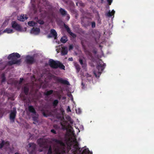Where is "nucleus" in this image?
Segmentation results:
<instances>
[{"instance_id": "f257e3e1", "label": "nucleus", "mask_w": 154, "mask_h": 154, "mask_svg": "<svg viewBox=\"0 0 154 154\" xmlns=\"http://www.w3.org/2000/svg\"><path fill=\"white\" fill-rule=\"evenodd\" d=\"M60 140L53 138L52 141L61 147L62 152L67 154H70L69 152L71 150V154H92L88 148L80 149L77 141L75 144L73 145V141L69 137L65 136L63 137H60Z\"/></svg>"}, {"instance_id": "f03ea898", "label": "nucleus", "mask_w": 154, "mask_h": 154, "mask_svg": "<svg viewBox=\"0 0 154 154\" xmlns=\"http://www.w3.org/2000/svg\"><path fill=\"white\" fill-rule=\"evenodd\" d=\"M20 57V55L17 53H14L10 54V66L13 64H16L20 65L21 62V59L17 60V58Z\"/></svg>"}, {"instance_id": "7ed1b4c3", "label": "nucleus", "mask_w": 154, "mask_h": 154, "mask_svg": "<svg viewBox=\"0 0 154 154\" xmlns=\"http://www.w3.org/2000/svg\"><path fill=\"white\" fill-rule=\"evenodd\" d=\"M48 63L50 66L52 68L57 69L59 68L62 69H65V66L59 61H55L53 59H50L49 60Z\"/></svg>"}, {"instance_id": "20e7f679", "label": "nucleus", "mask_w": 154, "mask_h": 154, "mask_svg": "<svg viewBox=\"0 0 154 154\" xmlns=\"http://www.w3.org/2000/svg\"><path fill=\"white\" fill-rule=\"evenodd\" d=\"M106 66L105 63H103L102 64L100 63L97 66V68L98 69V75L97 76V74L95 71H94V73L96 77H99L101 73L104 70L105 67Z\"/></svg>"}, {"instance_id": "39448f33", "label": "nucleus", "mask_w": 154, "mask_h": 154, "mask_svg": "<svg viewBox=\"0 0 154 154\" xmlns=\"http://www.w3.org/2000/svg\"><path fill=\"white\" fill-rule=\"evenodd\" d=\"M25 61L27 64L31 65L35 63L36 60L34 56L28 55L25 57Z\"/></svg>"}, {"instance_id": "423d86ee", "label": "nucleus", "mask_w": 154, "mask_h": 154, "mask_svg": "<svg viewBox=\"0 0 154 154\" xmlns=\"http://www.w3.org/2000/svg\"><path fill=\"white\" fill-rule=\"evenodd\" d=\"M29 148L27 149L29 154H35V153L36 145L34 143H29L28 145Z\"/></svg>"}, {"instance_id": "0eeeda50", "label": "nucleus", "mask_w": 154, "mask_h": 154, "mask_svg": "<svg viewBox=\"0 0 154 154\" xmlns=\"http://www.w3.org/2000/svg\"><path fill=\"white\" fill-rule=\"evenodd\" d=\"M38 142L40 147L45 148H48L49 145L45 140L40 139L38 140Z\"/></svg>"}, {"instance_id": "6e6552de", "label": "nucleus", "mask_w": 154, "mask_h": 154, "mask_svg": "<svg viewBox=\"0 0 154 154\" xmlns=\"http://www.w3.org/2000/svg\"><path fill=\"white\" fill-rule=\"evenodd\" d=\"M54 80L58 83H60L64 85H69V82L68 81L66 80H63L62 78L57 76L55 78Z\"/></svg>"}, {"instance_id": "1a4fd4ad", "label": "nucleus", "mask_w": 154, "mask_h": 154, "mask_svg": "<svg viewBox=\"0 0 154 154\" xmlns=\"http://www.w3.org/2000/svg\"><path fill=\"white\" fill-rule=\"evenodd\" d=\"M16 113L17 111L16 108H14L12 110H10V120H12L13 122H14Z\"/></svg>"}, {"instance_id": "9d476101", "label": "nucleus", "mask_w": 154, "mask_h": 154, "mask_svg": "<svg viewBox=\"0 0 154 154\" xmlns=\"http://www.w3.org/2000/svg\"><path fill=\"white\" fill-rule=\"evenodd\" d=\"M64 28L66 29V30L67 32L73 38H75L76 37V35L75 34L73 33L71 31L70 29L69 26L66 25L65 23L63 24Z\"/></svg>"}, {"instance_id": "9b49d317", "label": "nucleus", "mask_w": 154, "mask_h": 154, "mask_svg": "<svg viewBox=\"0 0 154 154\" xmlns=\"http://www.w3.org/2000/svg\"><path fill=\"white\" fill-rule=\"evenodd\" d=\"M48 37L49 38L53 37L55 39H57V33L56 30L53 29H51L50 31V34L48 35Z\"/></svg>"}, {"instance_id": "f8f14e48", "label": "nucleus", "mask_w": 154, "mask_h": 154, "mask_svg": "<svg viewBox=\"0 0 154 154\" xmlns=\"http://www.w3.org/2000/svg\"><path fill=\"white\" fill-rule=\"evenodd\" d=\"M12 27L17 31L21 30V27L15 21H13L11 23Z\"/></svg>"}, {"instance_id": "ddd939ff", "label": "nucleus", "mask_w": 154, "mask_h": 154, "mask_svg": "<svg viewBox=\"0 0 154 154\" xmlns=\"http://www.w3.org/2000/svg\"><path fill=\"white\" fill-rule=\"evenodd\" d=\"M9 143L8 142H5L3 141L1 142H0V149L2 148L3 146L6 147L9 145Z\"/></svg>"}, {"instance_id": "4468645a", "label": "nucleus", "mask_w": 154, "mask_h": 154, "mask_svg": "<svg viewBox=\"0 0 154 154\" xmlns=\"http://www.w3.org/2000/svg\"><path fill=\"white\" fill-rule=\"evenodd\" d=\"M28 17H26V15H25L24 14H23L18 17L17 19L21 21H24Z\"/></svg>"}, {"instance_id": "2eb2a0df", "label": "nucleus", "mask_w": 154, "mask_h": 154, "mask_svg": "<svg viewBox=\"0 0 154 154\" xmlns=\"http://www.w3.org/2000/svg\"><path fill=\"white\" fill-rule=\"evenodd\" d=\"M40 29L38 27H33L31 30V32L38 34L40 32Z\"/></svg>"}, {"instance_id": "dca6fc26", "label": "nucleus", "mask_w": 154, "mask_h": 154, "mask_svg": "<svg viewBox=\"0 0 154 154\" xmlns=\"http://www.w3.org/2000/svg\"><path fill=\"white\" fill-rule=\"evenodd\" d=\"M59 12L63 16H65L67 14V12L64 9L61 8L59 10Z\"/></svg>"}, {"instance_id": "f3484780", "label": "nucleus", "mask_w": 154, "mask_h": 154, "mask_svg": "<svg viewBox=\"0 0 154 154\" xmlns=\"http://www.w3.org/2000/svg\"><path fill=\"white\" fill-rule=\"evenodd\" d=\"M28 109L29 112H30L34 114H35L36 113V112L34 108L32 106H29Z\"/></svg>"}, {"instance_id": "a211bd4d", "label": "nucleus", "mask_w": 154, "mask_h": 154, "mask_svg": "<svg viewBox=\"0 0 154 154\" xmlns=\"http://www.w3.org/2000/svg\"><path fill=\"white\" fill-rule=\"evenodd\" d=\"M115 12V11L113 10H112L111 12L109 11L106 14V15L108 17H110L112 15H114Z\"/></svg>"}, {"instance_id": "6ab92c4d", "label": "nucleus", "mask_w": 154, "mask_h": 154, "mask_svg": "<svg viewBox=\"0 0 154 154\" xmlns=\"http://www.w3.org/2000/svg\"><path fill=\"white\" fill-rule=\"evenodd\" d=\"M23 89L25 94L26 95H27L29 91V88L28 87L26 86H25L24 87Z\"/></svg>"}, {"instance_id": "aec40b11", "label": "nucleus", "mask_w": 154, "mask_h": 154, "mask_svg": "<svg viewBox=\"0 0 154 154\" xmlns=\"http://www.w3.org/2000/svg\"><path fill=\"white\" fill-rule=\"evenodd\" d=\"M68 52L67 48H63L61 51V54L62 55H64L66 54Z\"/></svg>"}, {"instance_id": "412c9836", "label": "nucleus", "mask_w": 154, "mask_h": 154, "mask_svg": "<svg viewBox=\"0 0 154 154\" xmlns=\"http://www.w3.org/2000/svg\"><path fill=\"white\" fill-rule=\"evenodd\" d=\"M28 25L30 26H35L37 24V23L35 22L34 21H29L28 23Z\"/></svg>"}, {"instance_id": "4be33fe9", "label": "nucleus", "mask_w": 154, "mask_h": 154, "mask_svg": "<svg viewBox=\"0 0 154 154\" xmlns=\"http://www.w3.org/2000/svg\"><path fill=\"white\" fill-rule=\"evenodd\" d=\"M53 92V90H50L45 92L44 94L45 96H48L52 94Z\"/></svg>"}, {"instance_id": "5701e85b", "label": "nucleus", "mask_w": 154, "mask_h": 154, "mask_svg": "<svg viewBox=\"0 0 154 154\" xmlns=\"http://www.w3.org/2000/svg\"><path fill=\"white\" fill-rule=\"evenodd\" d=\"M60 41L62 43H64L67 41V38L66 36H63L60 39Z\"/></svg>"}, {"instance_id": "b1692460", "label": "nucleus", "mask_w": 154, "mask_h": 154, "mask_svg": "<svg viewBox=\"0 0 154 154\" xmlns=\"http://www.w3.org/2000/svg\"><path fill=\"white\" fill-rule=\"evenodd\" d=\"M79 62L80 63L82 66L83 68H85L86 66V64L85 63H84L82 59H79Z\"/></svg>"}, {"instance_id": "393cba45", "label": "nucleus", "mask_w": 154, "mask_h": 154, "mask_svg": "<svg viewBox=\"0 0 154 154\" xmlns=\"http://www.w3.org/2000/svg\"><path fill=\"white\" fill-rule=\"evenodd\" d=\"M58 103V100H55L53 102V105L55 107L57 106Z\"/></svg>"}, {"instance_id": "a878e982", "label": "nucleus", "mask_w": 154, "mask_h": 154, "mask_svg": "<svg viewBox=\"0 0 154 154\" xmlns=\"http://www.w3.org/2000/svg\"><path fill=\"white\" fill-rule=\"evenodd\" d=\"M49 149L48 150L47 154H52V147L51 146H49Z\"/></svg>"}, {"instance_id": "bb28decb", "label": "nucleus", "mask_w": 154, "mask_h": 154, "mask_svg": "<svg viewBox=\"0 0 154 154\" xmlns=\"http://www.w3.org/2000/svg\"><path fill=\"white\" fill-rule=\"evenodd\" d=\"M76 69L77 70V72L78 73L80 70L81 68L79 65L77 64L75 66Z\"/></svg>"}, {"instance_id": "cd10ccee", "label": "nucleus", "mask_w": 154, "mask_h": 154, "mask_svg": "<svg viewBox=\"0 0 154 154\" xmlns=\"http://www.w3.org/2000/svg\"><path fill=\"white\" fill-rule=\"evenodd\" d=\"M37 22L41 25L43 24L44 23V21L43 20H38Z\"/></svg>"}, {"instance_id": "c85d7f7f", "label": "nucleus", "mask_w": 154, "mask_h": 154, "mask_svg": "<svg viewBox=\"0 0 154 154\" xmlns=\"http://www.w3.org/2000/svg\"><path fill=\"white\" fill-rule=\"evenodd\" d=\"M91 27L92 28H94L96 27V23L94 21L91 22Z\"/></svg>"}, {"instance_id": "c756f323", "label": "nucleus", "mask_w": 154, "mask_h": 154, "mask_svg": "<svg viewBox=\"0 0 154 154\" xmlns=\"http://www.w3.org/2000/svg\"><path fill=\"white\" fill-rule=\"evenodd\" d=\"M32 6L33 8V10L34 11V13L35 14L37 12V9L35 7V6L32 5Z\"/></svg>"}, {"instance_id": "7c9ffc66", "label": "nucleus", "mask_w": 154, "mask_h": 154, "mask_svg": "<svg viewBox=\"0 0 154 154\" xmlns=\"http://www.w3.org/2000/svg\"><path fill=\"white\" fill-rule=\"evenodd\" d=\"M3 33V32H7L9 33L10 32V30L9 29H5L3 31H2Z\"/></svg>"}, {"instance_id": "2f4dec72", "label": "nucleus", "mask_w": 154, "mask_h": 154, "mask_svg": "<svg viewBox=\"0 0 154 154\" xmlns=\"http://www.w3.org/2000/svg\"><path fill=\"white\" fill-rule=\"evenodd\" d=\"M73 48V46L72 45H70L69 46V50H72Z\"/></svg>"}, {"instance_id": "473e14b6", "label": "nucleus", "mask_w": 154, "mask_h": 154, "mask_svg": "<svg viewBox=\"0 0 154 154\" xmlns=\"http://www.w3.org/2000/svg\"><path fill=\"white\" fill-rule=\"evenodd\" d=\"M51 132L52 133H53V134H57V132H56V131L54 130V129H51Z\"/></svg>"}, {"instance_id": "72a5a7b5", "label": "nucleus", "mask_w": 154, "mask_h": 154, "mask_svg": "<svg viewBox=\"0 0 154 154\" xmlns=\"http://www.w3.org/2000/svg\"><path fill=\"white\" fill-rule=\"evenodd\" d=\"M23 78H20V80L19 81V84H21L23 82Z\"/></svg>"}, {"instance_id": "f704fd0d", "label": "nucleus", "mask_w": 154, "mask_h": 154, "mask_svg": "<svg viewBox=\"0 0 154 154\" xmlns=\"http://www.w3.org/2000/svg\"><path fill=\"white\" fill-rule=\"evenodd\" d=\"M66 111L67 112H70L71 111L69 106H68L67 108L66 109Z\"/></svg>"}, {"instance_id": "c9c22d12", "label": "nucleus", "mask_w": 154, "mask_h": 154, "mask_svg": "<svg viewBox=\"0 0 154 154\" xmlns=\"http://www.w3.org/2000/svg\"><path fill=\"white\" fill-rule=\"evenodd\" d=\"M112 0H107V2H108L109 5H111L112 2Z\"/></svg>"}, {"instance_id": "e433bc0d", "label": "nucleus", "mask_w": 154, "mask_h": 154, "mask_svg": "<svg viewBox=\"0 0 154 154\" xmlns=\"http://www.w3.org/2000/svg\"><path fill=\"white\" fill-rule=\"evenodd\" d=\"M42 114H43V116H45V117H47V115L44 112H43L42 113Z\"/></svg>"}, {"instance_id": "4c0bfd02", "label": "nucleus", "mask_w": 154, "mask_h": 154, "mask_svg": "<svg viewBox=\"0 0 154 154\" xmlns=\"http://www.w3.org/2000/svg\"><path fill=\"white\" fill-rule=\"evenodd\" d=\"M66 15H67V20H69V19L70 18V16L69 14H67Z\"/></svg>"}, {"instance_id": "58836bf2", "label": "nucleus", "mask_w": 154, "mask_h": 154, "mask_svg": "<svg viewBox=\"0 0 154 154\" xmlns=\"http://www.w3.org/2000/svg\"><path fill=\"white\" fill-rule=\"evenodd\" d=\"M33 120H34V121H36V120H37V118L35 117H33Z\"/></svg>"}, {"instance_id": "ea45409f", "label": "nucleus", "mask_w": 154, "mask_h": 154, "mask_svg": "<svg viewBox=\"0 0 154 154\" xmlns=\"http://www.w3.org/2000/svg\"><path fill=\"white\" fill-rule=\"evenodd\" d=\"M2 116V112L0 110V118H1Z\"/></svg>"}, {"instance_id": "a19ab883", "label": "nucleus", "mask_w": 154, "mask_h": 154, "mask_svg": "<svg viewBox=\"0 0 154 154\" xmlns=\"http://www.w3.org/2000/svg\"><path fill=\"white\" fill-rule=\"evenodd\" d=\"M68 60H70V61H72L73 60V58H72L71 57V58H69Z\"/></svg>"}, {"instance_id": "79ce46f5", "label": "nucleus", "mask_w": 154, "mask_h": 154, "mask_svg": "<svg viewBox=\"0 0 154 154\" xmlns=\"http://www.w3.org/2000/svg\"><path fill=\"white\" fill-rule=\"evenodd\" d=\"M93 53H94V54H96L97 53V51L96 50H94L93 51Z\"/></svg>"}, {"instance_id": "37998d69", "label": "nucleus", "mask_w": 154, "mask_h": 154, "mask_svg": "<svg viewBox=\"0 0 154 154\" xmlns=\"http://www.w3.org/2000/svg\"><path fill=\"white\" fill-rule=\"evenodd\" d=\"M13 32V30L11 29H10V33H11Z\"/></svg>"}, {"instance_id": "c03bdc74", "label": "nucleus", "mask_w": 154, "mask_h": 154, "mask_svg": "<svg viewBox=\"0 0 154 154\" xmlns=\"http://www.w3.org/2000/svg\"><path fill=\"white\" fill-rule=\"evenodd\" d=\"M3 33V32L1 30H0V35Z\"/></svg>"}, {"instance_id": "a18cd8bd", "label": "nucleus", "mask_w": 154, "mask_h": 154, "mask_svg": "<svg viewBox=\"0 0 154 154\" xmlns=\"http://www.w3.org/2000/svg\"><path fill=\"white\" fill-rule=\"evenodd\" d=\"M15 154H20L18 152H16L15 153Z\"/></svg>"}, {"instance_id": "49530a36", "label": "nucleus", "mask_w": 154, "mask_h": 154, "mask_svg": "<svg viewBox=\"0 0 154 154\" xmlns=\"http://www.w3.org/2000/svg\"><path fill=\"white\" fill-rule=\"evenodd\" d=\"M102 1H103V0H101Z\"/></svg>"}]
</instances>
